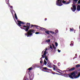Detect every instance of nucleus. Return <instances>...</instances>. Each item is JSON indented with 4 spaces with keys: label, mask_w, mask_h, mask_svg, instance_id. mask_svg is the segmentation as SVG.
<instances>
[{
    "label": "nucleus",
    "mask_w": 80,
    "mask_h": 80,
    "mask_svg": "<svg viewBox=\"0 0 80 80\" xmlns=\"http://www.w3.org/2000/svg\"><path fill=\"white\" fill-rule=\"evenodd\" d=\"M18 23V25L21 28L23 29L24 28V30H25V32H28L29 28H30V23H27V26H23L21 25H24L25 24L23 22H22L21 21H17Z\"/></svg>",
    "instance_id": "obj_1"
},
{
    "label": "nucleus",
    "mask_w": 80,
    "mask_h": 80,
    "mask_svg": "<svg viewBox=\"0 0 80 80\" xmlns=\"http://www.w3.org/2000/svg\"><path fill=\"white\" fill-rule=\"evenodd\" d=\"M77 73V72L76 71H75L72 72L70 74H68L67 75V76H69V77L72 79L78 78L80 76V73L78 74V76L76 75Z\"/></svg>",
    "instance_id": "obj_2"
},
{
    "label": "nucleus",
    "mask_w": 80,
    "mask_h": 80,
    "mask_svg": "<svg viewBox=\"0 0 80 80\" xmlns=\"http://www.w3.org/2000/svg\"><path fill=\"white\" fill-rule=\"evenodd\" d=\"M33 33H35V30L33 29H31L29 31H28L27 32V33H25V35H26V36H27L28 37H30V36H31V35H33Z\"/></svg>",
    "instance_id": "obj_3"
},
{
    "label": "nucleus",
    "mask_w": 80,
    "mask_h": 80,
    "mask_svg": "<svg viewBox=\"0 0 80 80\" xmlns=\"http://www.w3.org/2000/svg\"><path fill=\"white\" fill-rule=\"evenodd\" d=\"M47 49L46 48L44 52V53L43 54V55H42V58H45V59L47 61H48V59L47 58V56H46V54L47 53Z\"/></svg>",
    "instance_id": "obj_4"
},
{
    "label": "nucleus",
    "mask_w": 80,
    "mask_h": 80,
    "mask_svg": "<svg viewBox=\"0 0 80 80\" xmlns=\"http://www.w3.org/2000/svg\"><path fill=\"white\" fill-rule=\"evenodd\" d=\"M57 2L56 3L57 5H58V6H62L63 5L62 3V1L61 0H58L57 1Z\"/></svg>",
    "instance_id": "obj_5"
},
{
    "label": "nucleus",
    "mask_w": 80,
    "mask_h": 80,
    "mask_svg": "<svg viewBox=\"0 0 80 80\" xmlns=\"http://www.w3.org/2000/svg\"><path fill=\"white\" fill-rule=\"evenodd\" d=\"M72 8H71V9L73 12H75V10H76V9L77 8H76V6L75 5H73V4L72 5Z\"/></svg>",
    "instance_id": "obj_6"
},
{
    "label": "nucleus",
    "mask_w": 80,
    "mask_h": 80,
    "mask_svg": "<svg viewBox=\"0 0 80 80\" xmlns=\"http://www.w3.org/2000/svg\"><path fill=\"white\" fill-rule=\"evenodd\" d=\"M41 68H42V71H43V72H44L45 70H48V68L47 67H41Z\"/></svg>",
    "instance_id": "obj_7"
},
{
    "label": "nucleus",
    "mask_w": 80,
    "mask_h": 80,
    "mask_svg": "<svg viewBox=\"0 0 80 80\" xmlns=\"http://www.w3.org/2000/svg\"><path fill=\"white\" fill-rule=\"evenodd\" d=\"M78 1V0H72L73 4H76Z\"/></svg>",
    "instance_id": "obj_8"
},
{
    "label": "nucleus",
    "mask_w": 80,
    "mask_h": 80,
    "mask_svg": "<svg viewBox=\"0 0 80 80\" xmlns=\"http://www.w3.org/2000/svg\"><path fill=\"white\" fill-rule=\"evenodd\" d=\"M31 27H35V28H38V26H37V25H35L32 24Z\"/></svg>",
    "instance_id": "obj_9"
},
{
    "label": "nucleus",
    "mask_w": 80,
    "mask_h": 80,
    "mask_svg": "<svg viewBox=\"0 0 80 80\" xmlns=\"http://www.w3.org/2000/svg\"><path fill=\"white\" fill-rule=\"evenodd\" d=\"M62 2L63 3L65 4L66 5H67V4H69L70 3V2H66V1H65L64 0H63Z\"/></svg>",
    "instance_id": "obj_10"
},
{
    "label": "nucleus",
    "mask_w": 80,
    "mask_h": 80,
    "mask_svg": "<svg viewBox=\"0 0 80 80\" xmlns=\"http://www.w3.org/2000/svg\"><path fill=\"white\" fill-rule=\"evenodd\" d=\"M77 10L78 11H80V5H78L77 6Z\"/></svg>",
    "instance_id": "obj_11"
},
{
    "label": "nucleus",
    "mask_w": 80,
    "mask_h": 80,
    "mask_svg": "<svg viewBox=\"0 0 80 80\" xmlns=\"http://www.w3.org/2000/svg\"><path fill=\"white\" fill-rule=\"evenodd\" d=\"M75 70V67L72 68L68 70L69 72H71V71H73Z\"/></svg>",
    "instance_id": "obj_12"
},
{
    "label": "nucleus",
    "mask_w": 80,
    "mask_h": 80,
    "mask_svg": "<svg viewBox=\"0 0 80 80\" xmlns=\"http://www.w3.org/2000/svg\"><path fill=\"white\" fill-rule=\"evenodd\" d=\"M14 12L15 13V18L16 19H17V20H18V18H17V14H16V13H15V12L14 11Z\"/></svg>",
    "instance_id": "obj_13"
},
{
    "label": "nucleus",
    "mask_w": 80,
    "mask_h": 80,
    "mask_svg": "<svg viewBox=\"0 0 80 80\" xmlns=\"http://www.w3.org/2000/svg\"><path fill=\"white\" fill-rule=\"evenodd\" d=\"M45 32L47 34H48V35L50 34V33H49V32H50V31H45Z\"/></svg>",
    "instance_id": "obj_14"
},
{
    "label": "nucleus",
    "mask_w": 80,
    "mask_h": 80,
    "mask_svg": "<svg viewBox=\"0 0 80 80\" xmlns=\"http://www.w3.org/2000/svg\"><path fill=\"white\" fill-rule=\"evenodd\" d=\"M44 63L45 65H47V61L45 60L44 61Z\"/></svg>",
    "instance_id": "obj_15"
},
{
    "label": "nucleus",
    "mask_w": 80,
    "mask_h": 80,
    "mask_svg": "<svg viewBox=\"0 0 80 80\" xmlns=\"http://www.w3.org/2000/svg\"><path fill=\"white\" fill-rule=\"evenodd\" d=\"M52 47L53 48H54V50H56V48L55 47V46H54V45L53 44H52Z\"/></svg>",
    "instance_id": "obj_16"
},
{
    "label": "nucleus",
    "mask_w": 80,
    "mask_h": 80,
    "mask_svg": "<svg viewBox=\"0 0 80 80\" xmlns=\"http://www.w3.org/2000/svg\"><path fill=\"white\" fill-rule=\"evenodd\" d=\"M7 4L9 3V0H5Z\"/></svg>",
    "instance_id": "obj_17"
},
{
    "label": "nucleus",
    "mask_w": 80,
    "mask_h": 80,
    "mask_svg": "<svg viewBox=\"0 0 80 80\" xmlns=\"http://www.w3.org/2000/svg\"><path fill=\"white\" fill-rule=\"evenodd\" d=\"M76 67L77 68H78V67H80V64H78V65H77L76 66Z\"/></svg>",
    "instance_id": "obj_18"
},
{
    "label": "nucleus",
    "mask_w": 80,
    "mask_h": 80,
    "mask_svg": "<svg viewBox=\"0 0 80 80\" xmlns=\"http://www.w3.org/2000/svg\"><path fill=\"white\" fill-rule=\"evenodd\" d=\"M70 32H73V28H70Z\"/></svg>",
    "instance_id": "obj_19"
},
{
    "label": "nucleus",
    "mask_w": 80,
    "mask_h": 80,
    "mask_svg": "<svg viewBox=\"0 0 80 80\" xmlns=\"http://www.w3.org/2000/svg\"><path fill=\"white\" fill-rule=\"evenodd\" d=\"M50 33H52V34H54V33H55V34L56 33H55V32H53L52 31H50L49 32Z\"/></svg>",
    "instance_id": "obj_20"
},
{
    "label": "nucleus",
    "mask_w": 80,
    "mask_h": 80,
    "mask_svg": "<svg viewBox=\"0 0 80 80\" xmlns=\"http://www.w3.org/2000/svg\"><path fill=\"white\" fill-rule=\"evenodd\" d=\"M50 42V39H48L46 41V42Z\"/></svg>",
    "instance_id": "obj_21"
},
{
    "label": "nucleus",
    "mask_w": 80,
    "mask_h": 80,
    "mask_svg": "<svg viewBox=\"0 0 80 80\" xmlns=\"http://www.w3.org/2000/svg\"><path fill=\"white\" fill-rule=\"evenodd\" d=\"M55 32L56 33H57L58 32V29H57V30H55Z\"/></svg>",
    "instance_id": "obj_22"
},
{
    "label": "nucleus",
    "mask_w": 80,
    "mask_h": 80,
    "mask_svg": "<svg viewBox=\"0 0 80 80\" xmlns=\"http://www.w3.org/2000/svg\"><path fill=\"white\" fill-rule=\"evenodd\" d=\"M44 29H45L43 28L40 27V30H43Z\"/></svg>",
    "instance_id": "obj_23"
},
{
    "label": "nucleus",
    "mask_w": 80,
    "mask_h": 80,
    "mask_svg": "<svg viewBox=\"0 0 80 80\" xmlns=\"http://www.w3.org/2000/svg\"><path fill=\"white\" fill-rule=\"evenodd\" d=\"M32 67H31L29 68H28V70H32Z\"/></svg>",
    "instance_id": "obj_24"
},
{
    "label": "nucleus",
    "mask_w": 80,
    "mask_h": 80,
    "mask_svg": "<svg viewBox=\"0 0 80 80\" xmlns=\"http://www.w3.org/2000/svg\"><path fill=\"white\" fill-rule=\"evenodd\" d=\"M70 46L71 47H73V44L72 43L70 44Z\"/></svg>",
    "instance_id": "obj_25"
},
{
    "label": "nucleus",
    "mask_w": 80,
    "mask_h": 80,
    "mask_svg": "<svg viewBox=\"0 0 80 80\" xmlns=\"http://www.w3.org/2000/svg\"><path fill=\"white\" fill-rule=\"evenodd\" d=\"M55 45H56V47H57V46H58V43H57V42H56L55 43Z\"/></svg>",
    "instance_id": "obj_26"
},
{
    "label": "nucleus",
    "mask_w": 80,
    "mask_h": 80,
    "mask_svg": "<svg viewBox=\"0 0 80 80\" xmlns=\"http://www.w3.org/2000/svg\"><path fill=\"white\" fill-rule=\"evenodd\" d=\"M58 65L59 66H60V62H58Z\"/></svg>",
    "instance_id": "obj_27"
},
{
    "label": "nucleus",
    "mask_w": 80,
    "mask_h": 80,
    "mask_svg": "<svg viewBox=\"0 0 80 80\" xmlns=\"http://www.w3.org/2000/svg\"><path fill=\"white\" fill-rule=\"evenodd\" d=\"M50 48H51V49H52V50H53V48H52V46L51 45L50 46Z\"/></svg>",
    "instance_id": "obj_28"
},
{
    "label": "nucleus",
    "mask_w": 80,
    "mask_h": 80,
    "mask_svg": "<svg viewBox=\"0 0 80 80\" xmlns=\"http://www.w3.org/2000/svg\"><path fill=\"white\" fill-rule=\"evenodd\" d=\"M78 4H80V0H79V1H78Z\"/></svg>",
    "instance_id": "obj_29"
},
{
    "label": "nucleus",
    "mask_w": 80,
    "mask_h": 80,
    "mask_svg": "<svg viewBox=\"0 0 80 80\" xmlns=\"http://www.w3.org/2000/svg\"><path fill=\"white\" fill-rule=\"evenodd\" d=\"M56 71H58V70H59V71H60V72H61V70L59 69H56Z\"/></svg>",
    "instance_id": "obj_30"
},
{
    "label": "nucleus",
    "mask_w": 80,
    "mask_h": 80,
    "mask_svg": "<svg viewBox=\"0 0 80 80\" xmlns=\"http://www.w3.org/2000/svg\"><path fill=\"white\" fill-rule=\"evenodd\" d=\"M58 52H59V53H60V52H61V51L60 50H59V49H58Z\"/></svg>",
    "instance_id": "obj_31"
},
{
    "label": "nucleus",
    "mask_w": 80,
    "mask_h": 80,
    "mask_svg": "<svg viewBox=\"0 0 80 80\" xmlns=\"http://www.w3.org/2000/svg\"><path fill=\"white\" fill-rule=\"evenodd\" d=\"M39 32H35L36 34H39Z\"/></svg>",
    "instance_id": "obj_32"
},
{
    "label": "nucleus",
    "mask_w": 80,
    "mask_h": 80,
    "mask_svg": "<svg viewBox=\"0 0 80 80\" xmlns=\"http://www.w3.org/2000/svg\"><path fill=\"white\" fill-rule=\"evenodd\" d=\"M56 72H52V74H53V75H54V74H56Z\"/></svg>",
    "instance_id": "obj_33"
},
{
    "label": "nucleus",
    "mask_w": 80,
    "mask_h": 80,
    "mask_svg": "<svg viewBox=\"0 0 80 80\" xmlns=\"http://www.w3.org/2000/svg\"><path fill=\"white\" fill-rule=\"evenodd\" d=\"M56 74H57V75H60V74H59V73H56Z\"/></svg>",
    "instance_id": "obj_34"
},
{
    "label": "nucleus",
    "mask_w": 80,
    "mask_h": 80,
    "mask_svg": "<svg viewBox=\"0 0 80 80\" xmlns=\"http://www.w3.org/2000/svg\"><path fill=\"white\" fill-rule=\"evenodd\" d=\"M53 70H55V68H53Z\"/></svg>",
    "instance_id": "obj_35"
},
{
    "label": "nucleus",
    "mask_w": 80,
    "mask_h": 80,
    "mask_svg": "<svg viewBox=\"0 0 80 80\" xmlns=\"http://www.w3.org/2000/svg\"><path fill=\"white\" fill-rule=\"evenodd\" d=\"M47 20V18H45V21H46V20Z\"/></svg>",
    "instance_id": "obj_36"
},
{
    "label": "nucleus",
    "mask_w": 80,
    "mask_h": 80,
    "mask_svg": "<svg viewBox=\"0 0 80 80\" xmlns=\"http://www.w3.org/2000/svg\"><path fill=\"white\" fill-rule=\"evenodd\" d=\"M24 80H27V79L25 78H24Z\"/></svg>",
    "instance_id": "obj_37"
},
{
    "label": "nucleus",
    "mask_w": 80,
    "mask_h": 80,
    "mask_svg": "<svg viewBox=\"0 0 80 80\" xmlns=\"http://www.w3.org/2000/svg\"><path fill=\"white\" fill-rule=\"evenodd\" d=\"M13 8V7L12 6H11V8Z\"/></svg>",
    "instance_id": "obj_38"
},
{
    "label": "nucleus",
    "mask_w": 80,
    "mask_h": 80,
    "mask_svg": "<svg viewBox=\"0 0 80 80\" xmlns=\"http://www.w3.org/2000/svg\"><path fill=\"white\" fill-rule=\"evenodd\" d=\"M32 67H35V64L32 65Z\"/></svg>",
    "instance_id": "obj_39"
},
{
    "label": "nucleus",
    "mask_w": 80,
    "mask_h": 80,
    "mask_svg": "<svg viewBox=\"0 0 80 80\" xmlns=\"http://www.w3.org/2000/svg\"><path fill=\"white\" fill-rule=\"evenodd\" d=\"M43 65H42V64H41V65H42V66H43V65H44V63H43L42 64Z\"/></svg>",
    "instance_id": "obj_40"
},
{
    "label": "nucleus",
    "mask_w": 80,
    "mask_h": 80,
    "mask_svg": "<svg viewBox=\"0 0 80 80\" xmlns=\"http://www.w3.org/2000/svg\"><path fill=\"white\" fill-rule=\"evenodd\" d=\"M53 66L54 67H56V66L55 65H53Z\"/></svg>",
    "instance_id": "obj_41"
},
{
    "label": "nucleus",
    "mask_w": 80,
    "mask_h": 80,
    "mask_svg": "<svg viewBox=\"0 0 80 80\" xmlns=\"http://www.w3.org/2000/svg\"><path fill=\"white\" fill-rule=\"evenodd\" d=\"M55 68H58V67L56 66Z\"/></svg>",
    "instance_id": "obj_42"
},
{
    "label": "nucleus",
    "mask_w": 80,
    "mask_h": 80,
    "mask_svg": "<svg viewBox=\"0 0 80 80\" xmlns=\"http://www.w3.org/2000/svg\"><path fill=\"white\" fill-rule=\"evenodd\" d=\"M59 73H61V74L62 73H61V72H59Z\"/></svg>",
    "instance_id": "obj_43"
},
{
    "label": "nucleus",
    "mask_w": 80,
    "mask_h": 80,
    "mask_svg": "<svg viewBox=\"0 0 80 80\" xmlns=\"http://www.w3.org/2000/svg\"><path fill=\"white\" fill-rule=\"evenodd\" d=\"M42 63V61H40V63Z\"/></svg>",
    "instance_id": "obj_44"
},
{
    "label": "nucleus",
    "mask_w": 80,
    "mask_h": 80,
    "mask_svg": "<svg viewBox=\"0 0 80 80\" xmlns=\"http://www.w3.org/2000/svg\"><path fill=\"white\" fill-rule=\"evenodd\" d=\"M57 72H58V73H59V72H60L59 71H57Z\"/></svg>",
    "instance_id": "obj_45"
},
{
    "label": "nucleus",
    "mask_w": 80,
    "mask_h": 80,
    "mask_svg": "<svg viewBox=\"0 0 80 80\" xmlns=\"http://www.w3.org/2000/svg\"><path fill=\"white\" fill-rule=\"evenodd\" d=\"M43 53V51L42 52V54Z\"/></svg>",
    "instance_id": "obj_46"
}]
</instances>
